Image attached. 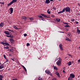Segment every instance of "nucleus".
<instances>
[{
  "mask_svg": "<svg viewBox=\"0 0 80 80\" xmlns=\"http://www.w3.org/2000/svg\"><path fill=\"white\" fill-rule=\"evenodd\" d=\"M4 48H5L6 49H9V47L8 46H7L6 47H4Z\"/></svg>",
  "mask_w": 80,
  "mask_h": 80,
  "instance_id": "34",
  "label": "nucleus"
},
{
  "mask_svg": "<svg viewBox=\"0 0 80 80\" xmlns=\"http://www.w3.org/2000/svg\"><path fill=\"white\" fill-rule=\"evenodd\" d=\"M65 27H67V28H69L70 27V26L69 25H66L64 26Z\"/></svg>",
  "mask_w": 80,
  "mask_h": 80,
  "instance_id": "28",
  "label": "nucleus"
},
{
  "mask_svg": "<svg viewBox=\"0 0 80 80\" xmlns=\"http://www.w3.org/2000/svg\"><path fill=\"white\" fill-rule=\"evenodd\" d=\"M54 10H56L57 9V8H55V7H53V8H52Z\"/></svg>",
  "mask_w": 80,
  "mask_h": 80,
  "instance_id": "44",
  "label": "nucleus"
},
{
  "mask_svg": "<svg viewBox=\"0 0 80 80\" xmlns=\"http://www.w3.org/2000/svg\"><path fill=\"white\" fill-rule=\"evenodd\" d=\"M5 59L6 60L5 63H6L7 62H8L9 60L7 58H5Z\"/></svg>",
  "mask_w": 80,
  "mask_h": 80,
  "instance_id": "30",
  "label": "nucleus"
},
{
  "mask_svg": "<svg viewBox=\"0 0 80 80\" xmlns=\"http://www.w3.org/2000/svg\"><path fill=\"white\" fill-rule=\"evenodd\" d=\"M12 4V2H11L10 3H9L8 4H7V6H9L11 5Z\"/></svg>",
  "mask_w": 80,
  "mask_h": 80,
  "instance_id": "17",
  "label": "nucleus"
},
{
  "mask_svg": "<svg viewBox=\"0 0 80 80\" xmlns=\"http://www.w3.org/2000/svg\"><path fill=\"white\" fill-rule=\"evenodd\" d=\"M11 59L13 61H14V58H11Z\"/></svg>",
  "mask_w": 80,
  "mask_h": 80,
  "instance_id": "41",
  "label": "nucleus"
},
{
  "mask_svg": "<svg viewBox=\"0 0 80 80\" xmlns=\"http://www.w3.org/2000/svg\"><path fill=\"white\" fill-rule=\"evenodd\" d=\"M22 68H23L24 70L25 71H27V69H26V68H25V67H24V66L23 65H22Z\"/></svg>",
  "mask_w": 80,
  "mask_h": 80,
  "instance_id": "22",
  "label": "nucleus"
},
{
  "mask_svg": "<svg viewBox=\"0 0 80 80\" xmlns=\"http://www.w3.org/2000/svg\"><path fill=\"white\" fill-rule=\"evenodd\" d=\"M50 3V1L49 0H46L45 3L46 4H49Z\"/></svg>",
  "mask_w": 80,
  "mask_h": 80,
  "instance_id": "7",
  "label": "nucleus"
},
{
  "mask_svg": "<svg viewBox=\"0 0 80 80\" xmlns=\"http://www.w3.org/2000/svg\"><path fill=\"white\" fill-rule=\"evenodd\" d=\"M3 57L5 59H6V55H5V54H3Z\"/></svg>",
  "mask_w": 80,
  "mask_h": 80,
  "instance_id": "43",
  "label": "nucleus"
},
{
  "mask_svg": "<svg viewBox=\"0 0 80 80\" xmlns=\"http://www.w3.org/2000/svg\"><path fill=\"white\" fill-rule=\"evenodd\" d=\"M13 49H12V48L10 49V52H13Z\"/></svg>",
  "mask_w": 80,
  "mask_h": 80,
  "instance_id": "29",
  "label": "nucleus"
},
{
  "mask_svg": "<svg viewBox=\"0 0 80 80\" xmlns=\"http://www.w3.org/2000/svg\"><path fill=\"white\" fill-rule=\"evenodd\" d=\"M29 19L31 21L33 20L34 18L33 17L29 18Z\"/></svg>",
  "mask_w": 80,
  "mask_h": 80,
  "instance_id": "21",
  "label": "nucleus"
},
{
  "mask_svg": "<svg viewBox=\"0 0 80 80\" xmlns=\"http://www.w3.org/2000/svg\"><path fill=\"white\" fill-rule=\"evenodd\" d=\"M75 22L77 24H78V22H77V21H76Z\"/></svg>",
  "mask_w": 80,
  "mask_h": 80,
  "instance_id": "49",
  "label": "nucleus"
},
{
  "mask_svg": "<svg viewBox=\"0 0 80 80\" xmlns=\"http://www.w3.org/2000/svg\"><path fill=\"white\" fill-rule=\"evenodd\" d=\"M27 36V33H25L24 35V37H26Z\"/></svg>",
  "mask_w": 80,
  "mask_h": 80,
  "instance_id": "45",
  "label": "nucleus"
},
{
  "mask_svg": "<svg viewBox=\"0 0 80 80\" xmlns=\"http://www.w3.org/2000/svg\"><path fill=\"white\" fill-rule=\"evenodd\" d=\"M65 40L69 42L71 41V40L69 38H65Z\"/></svg>",
  "mask_w": 80,
  "mask_h": 80,
  "instance_id": "16",
  "label": "nucleus"
},
{
  "mask_svg": "<svg viewBox=\"0 0 80 80\" xmlns=\"http://www.w3.org/2000/svg\"><path fill=\"white\" fill-rule=\"evenodd\" d=\"M6 45H7L8 46H9V44L8 43V42H6L5 43V44H4V46H5Z\"/></svg>",
  "mask_w": 80,
  "mask_h": 80,
  "instance_id": "20",
  "label": "nucleus"
},
{
  "mask_svg": "<svg viewBox=\"0 0 80 80\" xmlns=\"http://www.w3.org/2000/svg\"><path fill=\"white\" fill-rule=\"evenodd\" d=\"M65 30L66 31L68 32V28H65Z\"/></svg>",
  "mask_w": 80,
  "mask_h": 80,
  "instance_id": "38",
  "label": "nucleus"
},
{
  "mask_svg": "<svg viewBox=\"0 0 80 80\" xmlns=\"http://www.w3.org/2000/svg\"><path fill=\"white\" fill-rule=\"evenodd\" d=\"M49 11V9H48L47 11V12L48 14H51V11Z\"/></svg>",
  "mask_w": 80,
  "mask_h": 80,
  "instance_id": "26",
  "label": "nucleus"
},
{
  "mask_svg": "<svg viewBox=\"0 0 80 80\" xmlns=\"http://www.w3.org/2000/svg\"><path fill=\"white\" fill-rule=\"evenodd\" d=\"M63 10H64L65 11H66V12H71V8L68 6L64 8H63Z\"/></svg>",
  "mask_w": 80,
  "mask_h": 80,
  "instance_id": "1",
  "label": "nucleus"
},
{
  "mask_svg": "<svg viewBox=\"0 0 80 80\" xmlns=\"http://www.w3.org/2000/svg\"><path fill=\"white\" fill-rule=\"evenodd\" d=\"M59 60L58 61L56 62V64L58 66H60L61 64V61L62 59L61 58H58Z\"/></svg>",
  "mask_w": 80,
  "mask_h": 80,
  "instance_id": "2",
  "label": "nucleus"
},
{
  "mask_svg": "<svg viewBox=\"0 0 80 80\" xmlns=\"http://www.w3.org/2000/svg\"><path fill=\"white\" fill-rule=\"evenodd\" d=\"M2 78V75H0V78Z\"/></svg>",
  "mask_w": 80,
  "mask_h": 80,
  "instance_id": "47",
  "label": "nucleus"
},
{
  "mask_svg": "<svg viewBox=\"0 0 80 80\" xmlns=\"http://www.w3.org/2000/svg\"><path fill=\"white\" fill-rule=\"evenodd\" d=\"M53 67H54V69L56 70H58V68L57 67H56V66H54Z\"/></svg>",
  "mask_w": 80,
  "mask_h": 80,
  "instance_id": "27",
  "label": "nucleus"
},
{
  "mask_svg": "<svg viewBox=\"0 0 80 80\" xmlns=\"http://www.w3.org/2000/svg\"><path fill=\"white\" fill-rule=\"evenodd\" d=\"M10 32L8 31H4V33L7 35H9L10 34Z\"/></svg>",
  "mask_w": 80,
  "mask_h": 80,
  "instance_id": "3",
  "label": "nucleus"
},
{
  "mask_svg": "<svg viewBox=\"0 0 80 80\" xmlns=\"http://www.w3.org/2000/svg\"><path fill=\"white\" fill-rule=\"evenodd\" d=\"M72 22L74 21H75V19H72Z\"/></svg>",
  "mask_w": 80,
  "mask_h": 80,
  "instance_id": "56",
  "label": "nucleus"
},
{
  "mask_svg": "<svg viewBox=\"0 0 80 80\" xmlns=\"http://www.w3.org/2000/svg\"><path fill=\"white\" fill-rule=\"evenodd\" d=\"M77 33H78V34H80V30H78V28H77Z\"/></svg>",
  "mask_w": 80,
  "mask_h": 80,
  "instance_id": "19",
  "label": "nucleus"
},
{
  "mask_svg": "<svg viewBox=\"0 0 80 80\" xmlns=\"http://www.w3.org/2000/svg\"><path fill=\"white\" fill-rule=\"evenodd\" d=\"M38 80H43L41 78H40V77H39L38 78Z\"/></svg>",
  "mask_w": 80,
  "mask_h": 80,
  "instance_id": "37",
  "label": "nucleus"
},
{
  "mask_svg": "<svg viewBox=\"0 0 80 80\" xmlns=\"http://www.w3.org/2000/svg\"><path fill=\"white\" fill-rule=\"evenodd\" d=\"M64 12H65V9H63L62 11H60L59 12H58V14H61V13H63Z\"/></svg>",
  "mask_w": 80,
  "mask_h": 80,
  "instance_id": "8",
  "label": "nucleus"
},
{
  "mask_svg": "<svg viewBox=\"0 0 80 80\" xmlns=\"http://www.w3.org/2000/svg\"><path fill=\"white\" fill-rule=\"evenodd\" d=\"M52 80H57L55 78L52 79Z\"/></svg>",
  "mask_w": 80,
  "mask_h": 80,
  "instance_id": "55",
  "label": "nucleus"
},
{
  "mask_svg": "<svg viewBox=\"0 0 80 80\" xmlns=\"http://www.w3.org/2000/svg\"><path fill=\"white\" fill-rule=\"evenodd\" d=\"M17 1L18 0H12L11 2L13 4V3H14V2H17Z\"/></svg>",
  "mask_w": 80,
  "mask_h": 80,
  "instance_id": "18",
  "label": "nucleus"
},
{
  "mask_svg": "<svg viewBox=\"0 0 80 80\" xmlns=\"http://www.w3.org/2000/svg\"><path fill=\"white\" fill-rule=\"evenodd\" d=\"M10 32H12L13 33H14V31L13 30H11L10 31Z\"/></svg>",
  "mask_w": 80,
  "mask_h": 80,
  "instance_id": "40",
  "label": "nucleus"
},
{
  "mask_svg": "<svg viewBox=\"0 0 80 80\" xmlns=\"http://www.w3.org/2000/svg\"><path fill=\"white\" fill-rule=\"evenodd\" d=\"M64 24H66V25H68V23H66V22H64Z\"/></svg>",
  "mask_w": 80,
  "mask_h": 80,
  "instance_id": "48",
  "label": "nucleus"
},
{
  "mask_svg": "<svg viewBox=\"0 0 80 80\" xmlns=\"http://www.w3.org/2000/svg\"><path fill=\"white\" fill-rule=\"evenodd\" d=\"M4 3L5 2H0V3L1 4H2L3 5H4Z\"/></svg>",
  "mask_w": 80,
  "mask_h": 80,
  "instance_id": "35",
  "label": "nucleus"
},
{
  "mask_svg": "<svg viewBox=\"0 0 80 80\" xmlns=\"http://www.w3.org/2000/svg\"><path fill=\"white\" fill-rule=\"evenodd\" d=\"M56 21H57L58 22H60L61 21V19L60 18H56Z\"/></svg>",
  "mask_w": 80,
  "mask_h": 80,
  "instance_id": "15",
  "label": "nucleus"
},
{
  "mask_svg": "<svg viewBox=\"0 0 80 80\" xmlns=\"http://www.w3.org/2000/svg\"><path fill=\"white\" fill-rule=\"evenodd\" d=\"M6 36L7 37H8V38H10L11 37V35H6Z\"/></svg>",
  "mask_w": 80,
  "mask_h": 80,
  "instance_id": "31",
  "label": "nucleus"
},
{
  "mask_svg": "<svg viewBox=\"0 0 80 80\" xmlns=\"http://www.w3.org/2000/svg\"><path fill=\"white\" fill-rule=\"evenodd\" d=\"M61 33H64V32H62H62H61Z\"/></svg>",
  "mask_w": 80,
  "mask_h": 80,
  "instance_id": "61",
  "label": "nucleus"
},
{
  "mask_svg": "<svg viewBox=\"0 0 80 80\" xmlns=\"http://www.w3.org/2000/svg\"><path fill=\"white\" fill-rule=\"evenodd\" d=\"M38 17L40 18H42L43 17L41 15H38Z\"/></svg>",
  "mask_w": 80,
  "mask_h": 80,
  "instance_id": "39",
  "label": "nucleus"
},
{
  "mask_svg": "<svg viewBox=\"0 0 80 80\" xmlns=\"http://www.w3.org/2000/svg\"><path fill=\"white\" fill-rule=\"evenodd\" d=\"M68 35L69 36H71V33L68 34Z\"/></svg>",
  "mask_w": 80,
  "mask_h": 80,
  "instance_id": "50",
  "label": "nucleus"
},
{
  "mask_svg": "<svg viewBox=\"0 0 80 80\" xmlns=\"http://www.w3.org/2000/svg\"><path fill=\"white\" fill-rule=\"evenodd\" d=\"M41 15L43 17H45L46 18H48V17L47 16V15H46L44 14H41Z\"/></svg>",
  "mask_w": 80,
  "mask_h": 80,
  "instance_id": "10",
  "label": "nucleus"
},
{
  "mask_svg": "<svg viewBox=\"0 0 80 80\" xmlns=\"http://www.w3.org/2000/svg\"><path fill=\"white\" fill-rule=\"evenodd\" d=\"M58 58H57V59H56V60H55V61H56L57 60H58Z\"/></svg>",
  "mask_w": 80,
  "mask_h": 80,
  "instance_id": "59",
  "label": "nucleus"
},
{
  "mask_svg": "<svg viewBox=\"0 0 80 80\" xmlns=\"http://www.w3.org/2000/svg\"><path fill=\"white\" fill-rule=\"evenodd\" d=\"M10 14H11L13 12V8H10Z\"/></svg>",
  "mask_w": 80,
  "mask_h": 80,
  "instance_id": "5",
  "label": "nucleus"
},
{
  "mask_svg": "<svg viewBox=\"0 0 80 80\" xmlns=\"http://www.w3.org/2000/svg\"><path fill=\"white\" fill-rule=\"evenodd\" d=\"M12 80H18L17 79H13Z\"/></svg>",
  "mask_w": 80,
  "mask_h": 80,
  "instance_id": "53",
  "label": "nucleus"
},
{
  "mask_svg": "<svg viewBox=\"0 0 80 80\" xmlns=\"http://www.w3.org/2000/svg\"><path fill=\"white\" fill-rule=\"evenodd\" d=\"M41 20L43 21H45V20L44 19V18H42Z\"/></svg>",
  "mask_w": 80,
  "mask_h": 80,
  "instance_id": "36",
  "label": "nucleus"
},
{
  "mask_svg": "<svg viewBox=\"0 0 80 80\" xmlns=\"http://www.w3.org/2000/svg\"><path fill=\"white\" fill-rule=\"evenodd\" d=\"M63 72H64V73H66V72H65V71H64V70H63Z\"/></svg>",
  "mask_w": 80,
  "mask_h": 80,
  "instance_id": "58",
  "label": "nucleus"
},
{
  "mask_svg": "<svg viewBox=\"0 0 80 80\" xmlns=\"http://www.w3.org/2000/svg\"><path fill=\"white\" fill-rule=\"evenodd\" d=\"M50 2L53 1L54 0H50Z\"/></svg>",
  "mask_w": 80,
  "mask_h": 80,
  "instance_id": "57",
  "label": "nucleus"
},
{
  "mask_svg": "<svg viewBox=\"0 0 80 80\" xmlns=\"http://www.w3.org/2000/svg\"><path fill=\"white\" fill-rule=\"evenodd\" d=\"M79 48H80V47H79Z\"/></svg>",
  "mask_w": 80,
  "mask_h": 80,
  "instance_id": "64",
  "label": "nucleus"
},
{
  "mask_svg": "<svg viewBox=\"0 0 80 80\" xmlns=\"http://www.w3.org/2000/svg\"><path fill=\"white\" fill-rule=\"evenodd\" d=\"M45 72L48 74H49L51 73V72L50 71H48V70H46Z\"/></svg>",
  "mask_w": 80,
  "mask_h": 80,
  "instance_id": "9",
  "label": "nucleus"
},
{
  "mask_svg": "<svg viewBox=\"0 0 80 80\" xmlns=\"http://www.w3.org/2000/svg\"><path fill=\"white\" fill-rule=\"evenodd\" d=\"M56 74L58 77H60V74L58 72H55Z\"/></svg>",
  "mask_w": 80,
  "mask_h": 80,
  "instance_id": "23",
  "label": "nucleus"
},
{
  "mask_svg": "<svg viewBox=\"0 0 80 80\" xmlns=\"http://www.w3.org/2000/svg\"><path fill=\"white\" fill-rule=\"evenodd\" d=\"M4 25V23L3 22H1L0 23V27L1 28H2L3 27Z\"/></svg>",
  "mask_w": 80,
  "mask_h": 80,
  "instance_id": "11",
  "label": "nucleus"
},
{
  "mask_svg": "<svg viewBox=\"0 0 80 80\" xmlns=\"http://www.w3.org/2000/svg\"><path fill=\"white\" fill-rule=\"evenodd\" d=\"M27 18L25 16H22V19H24V20H25L27 19Z\"/></svg>",
  "mask_w": 80,
  "mask_h": 80,
  "instance_id": "12",
  "label": "nucleus"
},
{
  "mask_svg": "<svg viewBox=\"0 0 80 80\" xmlns=\"http://www.w3.org/2000/svg\"><path fill=\"white\" fill-rule=\"evenodd\" d=\"M26 46H30V43H27Z\"/></svg>",
  "mask_w": 80,
  "mask_h": 80,
  "instance_id": "42",
  "label": "nucleus"
},
{
  "mask_svg": "<svg viewBox=\"0 0 80 80\" xmlns=\"http://www.w3.org/2000/svg\"><path fill=\"white\" fill-rule=\"evenodd\" d=\"M58 1H61V0H58Z\"/></svg>",
  "mask_w": 80,
  "mask_h": 80,
  "instance_id": "63",
  "label": "nucleus"
},
{
  "mask_svg": "<svg viewBox=\"0 0 80 80\" xmlns=\"http://www.w3.org/2000/svg\"><path fill=\"white\" fill-rule=\"evenodd\" d=\"M10 42L12 43H13L14 41L13 39H10Z\"/></svg>",
  "mask_w": 80,
  "mask_h": 80,
  "instance_id": "24",
  "label": "nucleus"
},
{
  "mask_svg": "<svg viewBox=\"0 0 80 80\" xmlns=\"http://www.w3.org/2000/svg\"><path fill=\"white\" fill-rule=\"evenodd\" d=\"M0 43L1 44L3 45L4 46L5 42H0Z\"/></svg>",
  "mask_w": 80,
  "mask_h": 80,
  "instance_id": "25",
  "label": "nucleus"
},
{
  "mask_svg": "<svg viewBox=\"0 0 80 80\" xmlns=\"http://www.w3.org/2000/svg\"><path fill=\"white\" fill-rule=\"evenodd\" d=\"M12 56V54L9 53V56Z\"/></svg>",
  "mask_w": 80,
  "mask_h": 80,
  "instance_id": "51",
  "label": "nucleus"
},
{
  "mask_svg": "<svg viewBox=\"0 0 80 80\" xmlns=\"http://www.w3.org/2000/svg\"><path fill=\"white\" fill-rule=\"evenodd\" d=\"M68 80H72V78H71V77H69L68 78Z\"/></svg>",
  "mask_w": 80,
  "mask_h": 80,
  "instance_id": "32",
  "label": "nucleus"
},
{
  "mask_svg": "<svg viewBox=\"0 0 80 80\" xmlns=\"http://www.w3.org/2000/svg\"><path fill=\"white\" fill-rule=\"evenodd\" d=\"M14 28H15V29L17 30L18 29V28H17L16 26H14Z\"/></svg>",
  "mask_w": 80,
  "mask_h": 80,
  "instance_id": "33",
  "label": "nucleus"
},
{
  "mask_svg": "<svg viewBox=\"0 0 80 80\" xmlns=\"http://www.w3.org/2000/svg\"><path fill=\"white\" fill-rule=\"evenodd\" d=\"M75 76L74 75V74H70V76L72 78H75Z\"/></svg>",
  "mask_w": 80,
  "mask_h": 80,
  "instance_id": "4",
  "label": "nucleus"
},
{
  "mask_svg": "<svg viewBox=\"0 0 80 80\" xmlns=\"http://www.w3.org/2000/svg\"><path fill=\"white\" fill-rule=\"evenodd\" d=\"M62 46V44H59V47L60 50H63Z\"/></svg>",
  "mask_w": 80,
  "mask_h": 80,
  "instance_id": "6",
  "label": "nucleus"
},
{
  "mask_svg": "<svg viewBox=\"0 0 80 80\" xmlns=\"http://www.w3.org/2000/svg\"><path fill=\"white\" fill-rule=\"evenodd\" d=\"M68 55L69 56V57H72V55H71L70 54H68Z\"/></svg>",
  "mask_w": 80,
  "mask_h": 80,
  "instance_id": "46",
  "label": "nucleus"
},
{
  "mask_svg": "<svg viewBox=\"0 0 80 80\" xmlns=\"http://www.w3.org/2000/svg\"><path fill=\"white\" fill-rule=\"evenodd\" d=\"M1 64V62H0V65Z\"/></svg>",
  "mask_w": 80,
  "mask_h": 80,
  "instance_id": "62",
  "label": "nucleus"
},
{
  "mask_svg": "<svg viewBox=\"0 0 80 80\" xmlns=\"http://www.w3.org/2000/svg\"><path fill=\"white\" fill-rule=\"evenodd\" d=\"M4 68V66L3 64H2L0 65V69H2Z\"/></svg>",
  "mask_w": 80,
  "mask_h": 80,
  "instance_id": "13",
  "label": "nucleus"
},
{
  "mask_svg": "<svg viewBox=\"0 0 80 80\" xmlns=\"http://www.w3.org/2000/svg\"><path fill=\"white\" fill-rule=\"evenodd\" d=\"M0 80H3L2 78H0Z\"/></svg>",
  "mask_w": 80,
  "mask_h": 80,
  "instance_id": "60",
  "label": "nucleus"
},
{
  "mask_svg": "<svg viewBox=\"0 0 80 80\" xmlns=\"http://www.w3.org/2000/svg\"><path fill=\"white\" fill-rule=\"evenodd\" d=\"M67 64H68V66H70L71 65H72V63L71 61H69V62H67Z\"/></svg>",
  "mask_w": 80,
  "mask_h": 80,
  "instance_id": "14",
  "label": "nucleus"
},
{
  "mask_svg": "<svg viewBox=\"0 0 80 80\" xmlns=\"http://www.w3.org/2000/svg\"><path fill=\"white\" fill-rule=\"evenodd\" d=\"M8 30V31L10 32L11 31V30L10 29H7Z\"/></svg>",
  "mask_w": 80,
  "mask_h": 80,
  "instance_id": "54",
  "label": "nucleus"
},
{
  "mask_svg": "<svg viewBox=\"0 0 80 80\" xmlns=\"http://www.w3.org/2000/svg\"><path fill=\"white\" fill-rule=\"evenodd\" d=\"M52 17H54V15H52Z\"/></svg>",
  "mask_w": 80,
  "mask_h": 80,
  "instance_id": "52",
  "label": "nucleus"
}]
</instances>
